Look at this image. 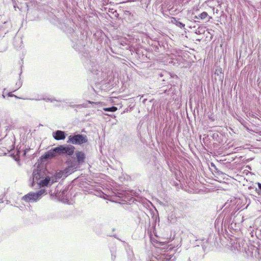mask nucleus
Instances as JSON below:
<instances>
[{
    "label": "nucleus",
    "mask_w": 261,
    "mask_h": 261,
    "mask_svg": "<svg viewBox=\"0 0 261 261\" xmlns=\"http://www.w3.org/2000/svg\"><path fill=\"white\" fill-rule=\"evenodd\" d=\"M46 194V191L44 189H41L38 192H31L24 195L22 199L27 202H34L41 199L42 196Z\"/></svg>",
    "instance_id": "nucleus-1"
},
{
    "label": "nucleus",
    "mask_w": 261,
    "mask_h": 261,
    "mask_svg": "<svg viewBox=\"0 0 261 261\" xmlns=\"http://www.w3.org/2000/svg\"><path fill=\"white\" fill-rule=\"evenodd\" d=\"M88 139L86 136L82 135H75L74 136H70L68 141V143H71L73 144H82L87 143Z\"/></svg>",
    "instance_id": "nucleus-2"
},
{
    "label": "nucleus",
    "mask_w": 261,
    "mask_h": 261,
    "mask_svg": "<svg viewBox=\"0 0 261 261\" xmlns=\"http://www.w3.org/2000/svg\"><path fill=\"white\" fill-rule=\"evenodd\" d=\"M172 257L167 253L157 252L152 255L150 261H171Z\"/></svg>",
    "instance_id": "nucleus-3"
},
{
    "label": "nucleus",
    "mask_w": 261,
    "mask_h": 261,
    "mask_svg": "<svg viewBox=\"0 0 261 261\" xmlns=\"http://www.w3.org/2000/svg\"><path fill=\"white\" fill-rule=\"evenodd\" d=\"M232 216L231 215H225L223 216L222 223L224 224L225 227H227L228 229L231 232H232L231 229H233V220H232Z\"/></svg>",
    "instance_id": "nucleus-4"
},
{
    "label": "nucleus",
    "mask_w": 261,
    "mask_h": 261,
    "mask_svg": "<svg viewBox=\"0 0 261 261\" xmlns=\"http://www.w3.org/2000/svg\"><path fill=\"white\" fill-rule=\"evenodd\" d=\"M60 147L61 148L62 154H67L68 155H72L74 153L75 147L73 146L67 145L65 146L63 145H60Z\"/></svg>",
    "instance_id": "nucleus-5"
},
{
    "label": "nucleus",
    "mask_w": 261,
    "mask_h": 261,
    "mask_svg": "<svg viewBox=\"0 0 261 261\" xmlns=\"http://www.w3.org/2000/svg\"><path fill=\"white\" fill-rule=\"evenodd\" d=\"M250 218H245L244 216H242L240 215L239 213H237V214L234 216L233 218V222L236 224H241L244 222H248L250 221Z\"/></svg>",
    "instance_id": "nucleus-6"
},
{
    "label": "nucleus",
    "mask_w": 261,
    "mask_h": 261,
    "mask_svg": "<svg viewBox=\"0 0 261 261\" xmlns=\"http://www.w3.org/2000/svg\"><path fill=\"white\" fill-rule=\"evenodd\" d=\"M33 179L38 181L44 177V173L41 170H35L33 172Z\"/></svg>",
    "instance_id": "nucleus-7"
},
{
    "label": "nucleus",
    "mask_w": 261,
    "mask_h": 261,
    "mask_svg": "<svg viewBox=\"0 0 261 261\" xmlns=\"http://www.w3.org/2000/svg\"><path fill=\"white\" fill-rule=\"evenodd\" d=\"M54 137L57 140H64L65 138V133L61 130H57Z\"/></svg>",
    "instance_id": "nucleus-8"
},
{
    "label": "nucleus",
    "mask_w": 261,
    "mask_h": 261,
    "mask_svg": "<svg viewBox=\"0 0 261 261\" xmlns=\"http://www.w3.org/2000/svg\"><path fill=\"white\" fill-rule=\"evenodd\" d=\"M76 156L79 163L84 162L85 159V155L82 151H77L76 152Z\"/></svg>",
    "instance_id": "nucleus-9"
},
{
    "label": "nucleus",
    "mask_w": 261,
    "mask_h": 261,
    "mask_svg": "<svg viewBox=\"0 0 261 261\" xmlns=\"http://www.w3.org/2000/svg\"><path fill=\"white\" fill-rule=\"evenodd\" d=\"M206 18H208V21H209L212 18L211 16H208V14L206 12H203L200 13L198 16H195L194 17V19H200L202 20L205 19Z\"/></svg>",
    "instance_id": "nucleus-10"
},
{
    "label": "nucleus",
    "mask_w": 261,
    "mask_h": 261,
    "mask_svg": "<svg viewBox=\"0 0 261 261\" xmlns=\"http://www.w3.org/2000/svg\"><path fill=\"white\" fill-rule=\"evenodd\" d=\"M50 180H51V177L47 176H46L44 179L41 180L38 183V184L40 187H45V186H47L49 184Z\"/></svg>",
    "instance_id": "nucleus-11"
},
{
    "label": "nucleus",
    "mask_w": 261,
    "mask_h": 261,
    "mask_svg": "<svg viewBox=\"0 0 261 261\" xmlns=\"http://www.w3.org/2000/svg\"><path fill=\"white\" fill-rule=\"evenodd\" d=\"M56 156L54 152V148L48 151L44 155V158L45 159H51Z\"/></svg>",
    "instance_id": "nucleus-12"
},
{
    "label": "nucleus",
    "mask_w": 261,
    "mask_h": 261,
    "mask_svg": "<svg viewBox=\"0 0 261 261\" xmlns=\"http://www.w3.org/2000/svg\"><path fill=\"white\" fill-rule=\"evenodd\" d=\"M167 218L168 221L171 223H174L177 221L176 213H171L170 215H168Z\"/></svg>",
    "instance_id": "nucleus-13"
},
{
    "label": "nucleus",
    "mask_w": 261,
    "mask_h": 261,
    "mask_svg": "<svg viewBox=\"0 0 261 261\" xmlns=\"http://www.w3.org/2000/svg\"><path fill=\"white\" fill-rule=\"evenodd\" d=\"M171 21L172 23L175 24L177 26H178L181 28H184L185 26V24L177 21L175 17H172L171 18Z\"/></svg>",
    "instance_id": "nucleus-14"
},
{
    "label": "nucleus",
    "mask_w": 261,
    "mask_h": 261,
    "mask_svg": "<svg viewBox=\"0 0 261 261\" xmlns=\"http://www.w3.org/2000/svg\"><path fill=\"white\" fill-rule=\"evenodd\" d=\"M151 217L154 219V223H155V224H156L157 222H159V213H150Z\"/></svg>",
    "instance_id": "nucleus-15"
},
{
    "label": "nucleus",
    "mask_w": 261,
    "mask_h": 261,
    "mask_svg": "<svg viewBox=\"0 0 261 261\" xmlns=\"http://www.w3.org/2000/svg\"><path fill=\"white\" fill-rule=\"evenodd\" d=\"M233 223V225H234V227H233V229H231V231H232V233H234L240 229V224H236L234 222Z\"/></svg>",
    "instance_id": "nucleus-16"
},
{
    "label": "nucleus",
    "mask_w": 261,
    "mask_h": 261,
    "mask_svg": "<svg viewBox=\"0 0 261 261\" xmlns=\"http://www.w3.org/2000/svg\"><path fill=\"white\" fill-rule=\"evenodd\" d=\"M103 110L107 112H115L117 110V108L113 106L111 108H105Z\"/></svg>",
    "instance_id": "nucleus-17"
},
{
    "label": "nucleus",
    "mask_w": 261,
    "mask_h": 261,
    "mask_svg": "<svg viewBox=\"0 0 261 261\" xmlns=\"http://www.w3.org/2000/svg\"><path fill=\"white\" fill-rule=\"evenodd\" d=\"M54 152H55L56 156L58 155L62 154L60 146L54 148Z\"/></svg>",
    "instance_id": "nucleus-18"
},
{
    "label": "nucleus",
    "mask_w": 261,
    "mask_h": 261,
    "mask_svg": "<svg viewBox=\"0 0 261 261\" xmlns=\"http://www.w3.org/2000/svg\"><path fill=\"white\" fill-rule=\"evenodd\" d=\"M256 237L260 240H261V229H258L255 232Z\"/></svg>",
    "instance_id": "nucleus-19"
},
{
    "label": "nucleus",
    "mask_w": 261,
    "mask_h": 261,
    "mask_svg": "<svg viewBox=\"0 0 261 261\" xmlns=\"http://www.w3.org/2000/svg\"><path fill=\"white\" fill-rule=\"evenodd\" d=\"M111 259L113 261H114V260L115 259L116 257V251H115V250H113V251L111 250Z\"/></svg>",
    "instance_id": "nucleus-20"
},
{
    "label": "nucleus",
    "mask_w": 261,
    "mask_h": 261,
    "mask_svg": "<svg viewBox=\"0 0 261 261\" xmlns=\"http://www.w3.org/2000/svg\"><path fill=\"white\" fill-rule=\"evenodd\" d=\"M63 172L62 171H60L59 172H57L55 175V176H56V177L57 178V179H59V178H61L63 175Z\"/></svg>",
    "instance_id": "nucleus-21"
},
{
    "label": "nucleus",
    "mask_w": 261,
    "mask_h": 261,
    "mask_svg": "<svg viewBox=\"0 0 261 261\" xmlns=\"http://www.w3.org/2000/svg\"><path fill=\"white\" fill-rule=\"evenodd\" d=\"M57 178L55 175L51 178V185L57 181Z\"/></svg>",
    "instance_id": "nucleus-22"
},
{
    "label": "nucleus",
    "mask_w": 261,
    "mask_h": 261,
    "mask_svg": "<svg viewBox=\"0 0 261 261\" xmlns=\"http://www.w3.org/2000/svg\"><path fill=\"white\" fill-rule=\"evenodd\" d=\"M108 236H110V237H114L115 238H116V234H109Z\"/></svg>",
    "instance_id": "nucleus-23"
},
{
    "label": "nucleus",
    "mask_w": 261,
    "mask_h": 261,
    "mask_svg": "<svg viewBox=\"0 0 261 261\" xmlns=\"http://www.w3.org/2000/svg\"><path fill=\"white\" fill-rule=\"evenodd\" d=\"M9 96H15V97H17L16 96H15L14 95H13V94H9Z\"/></svg>",
    "instance_id": "nucleus-24"
},
{
    "label": "nucleus",
    "mask_w": 261,
    "mask_h": 261,
    "mask_svg": "<svg viewBox=\"0 0 261 261\" xmlns=\"http://www.w3.org/2000/svg\"><path fill=\"white\" fill-rule=\"evenodd\" d=\"M258 187L259 188V189L261 190V184H259L258 185Z\"/></svg>",
    "instance_id": "nucleus-25"
},
{
    "label": "nucleus",
    "mask_w": 261,
    "mask_h": 261,
    "mask_svg": "<svg viewBox=\"0 0 261 261\" xmlns=\"http://www.w3.org/2000/svg\"><path fill=\"white\" fill-rule=\"evenodd\" d=\"M165 245V244L164 243H162L161 245H162V246H163V245Z\"/></svg>",
    "instance_id": "nucleus-26"
},
{
    "label": "nucleus",
    "mask_w": 261,
    "mask_h": 261,
    "mask_svg": "<svg viewBox=\"0 0 261 261\" xmlns=\"http://www.w3.org/2000/svg\"><path fill=\"white\" fill-rule=\"evenodd\" d=\"M115 230V228H113V231H114Z\"/></svg>",
    "instance_id": "nucleus-27"
},
{
    "label": "nucleus",
    "mask_w": 261,
    "mask_h": 261,
    "mask_svg": "<svg viewBox=\"0 0 261 261\" xmlns=\"http://www.w3.org/2000/svg\"><path fill=\"white\" fill-rule=\"evenodd\" d=\"M219 217H221V215H219ZM222 217H223V216H222Z\"/></svg>",
    "instance_id": "nucleus-28"
}]
</instances>
